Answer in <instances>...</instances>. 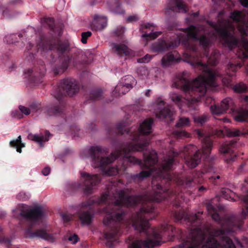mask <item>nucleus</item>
Returning <instances> with one entry per match:
<instances>
[{
  "mask_svg": "<svg viewBox=\"0 0 248 248\" xmlns=\"http://www.w3.org/2000/svg\"><path fill=\"white\" fill-rule=\"evenodd\" d=\"M230 18L233 20V24L231 23L230 21H225L224 20L218 22L214 27L215 32L213 33V37L211 38L205 36V31L202 27L191 26L184 29L183 33L178 34V40L174 42L160 41L152 46L151 50L153 52H163L177 46L181 42L187 48L195 51L196 48L191 44L192 42L190 38H192L194 41L199 40L200 45L203 47L206 48L211 43L213 38L218 36L220 38L223 44L227 46L230 49L236 46L239 44L241 47V49L243 57H248V41L244 38L238 43L237 40L232 34L234 27L236 26L241 33L248 34V20L246 22L244 13L240 11L232 13L230 16Z\"/></svg>",
  "mask_w": 248,
  "mask_h": 248,
  "instance_id": "nucleus-1",
  "label": "nucleus"
},
{
  "mask_svg": "<svg viewBox=\"0 0 248 248\" xmlns=\"http://www.w3.org/2000/svg\"><path fill=\"white\" fill-rule=\"evenodd\" d=\"M149 144L146 139H143L139 135L134 136L132 142L127 148L121 149H117L111 154L109 157L104 158V155L105 151L101 147L96 146L91 149L92 152L93 166L94 168H100L104 174L108 176L115 175L119 173L120 170L117 168L108 167L109 164L113 162L118 156L124 155L127 159V161L135 164L139 163L140 161L134 156L128 157L127 153L129 152L140 151L144 150Z\"/></svg>",
  "mask_w": 248,
  "mask_h": 248,
  "instance_id": "nucleus-2",
  "label": "nucleus"
},
{
  "mask_svg": "<svg viewBox=\"0 0 248 248\" xmlns=\"http://www.w3.org/2000/svg\"><path fill=\"white\" fill-rule=\"evenodd\" d=\"M156 191L153 197L148 198L140 196H128L126 195L124 190H121L117 195L114 196V199L107 194H103L99 199L98 202L99 203L106 202L112 203L113 207L108 210L109 206L105 209L106 215L103 220V223L105 225H109L113 222H119L124 217V213L120 210L116 206L133 205L142 201L148 200L159 202L165 198L163 194L167 191L166 189H163L160 185L156 186Z\"/></svg>",
  "mask_w": 248,
  "mask_h": 248,
  "instance_id": "nucleus-3",
  "label": "nucleus"
},
{
  "mask_svg": "<svg viewBox=\"0 0 248 248\" xmlns=\"http://www.w3.org/2000/svg\"><path fill=\"white\" fill-rule=\"evenodd\" d=\"M185 61L189 63L192 67H197L204 72L203 75L199 76L192 82L189 81L184 74L178 78L175 84L177 88H180L184 92L186 95L189 94L192 96V94L196 92H200L202 94L205 93L207 88L217 86L216 79L220 75L217 71L211 70L207 65L200 62Z\"/></svg>",
  "mask_w": 248,
  "mask_h": 248,
  "instance_id": "nucleus-4",
  "label": "nucleus"
},
{
  "mask_svg": "<svg viewBox=\"0 0 248 248\" xmlns=\"http://www.w3.org/2000/svg\"><path fill=\"white\" fill-rule=\"evenodd\" d=\"M210 237L203 242L205 236L201 229L191 230L188 240L184 241L180 247L183 248H235L232 241L225 236L220 229L208 231Z\"/></svg>",
  "mask_w": 248,
  "mask_h": 248,
  "instance_id": "nucleus-5",
  "label": "nucleus"
},
{
  "mask_svg": "<svg viewBox=\"0 0 248 248\" xmlns=\"http://www.w3.org/2000/svg\"><path fill=\"white\" fill-rule=\"evenodd\" d=\"M144 166L147 170H142L140 173L135 175V178L139 180L142 179L145 177L153 174L154 177L161 176L167 179H171L170 176L167 173V171L171 169L174 157L177 155L176 153H172L168 155L162 164L161 169L154 170L151 168L157 162V156L156 153L154 150L144 153Z\"/></svg>",
  "mask_w": 248,
  "mask_h": 248,
  "instance_id": "nucleus-6",
  "label": "nucleus"
},
{
  "mask_svg": "<svg viewBox=\"0 0 248 248\" xmlns=\"http://www.w3.org/2000/svg\"><path fill=\"white\" fill-rule=\"evenodd\" d=\"M175 229L171 225L164 224L160 229H154L152 236H149L146 241L137 240L133 242L128 248H153L161 244L162 235L172 237Z\"/></svg>",
  "mask_w": 248,
  "mask_h": 248,
  "instance_id": "nucleus-7",
  "label": "nucleus"
},
{
  "mask_svg": "<svg viewBox=\"0 0 248 248\" xmlns=\"http://www.w3.org/2000/svg\"><path fill=\"white\" fill-rule=\"evenodd\" d=\"M153 211L154 208L150 203L143 205L140 211L131 218V223L133 227L140 232L146 230L149 223L146 216Z\"/></svg>",
  "mask_w": 248,
  "mask_h": 248,
  "instance_id": "nucleus-8",
  "label": "nucleus"
},
{
  "mask_svg": "<svg viewBox=\"0 0 248 248\" xmlns=\"http://www.w3.org/2000/svg\"><path fill=\"white\" fill-rule=\"evenodd\" d=\"M185 160L186 164L190 168L196 167L199 163L201 157L200 151L193 145H189L185 147Z\"/></svg>",
  "mask_w": 248,
  "mask_h": 248,
  "instance_id": "nucleus-9",
  "label": "nucleus"
},
{
  "mask_svg": "<svg viewBox=\"0 0 248 248\" xmlns=\"http://www.w3.org/2000/svg\"><path fill=\"white\" fill-rule=\"evenodd\" d=\"M17 210L20 211V215L32 221H36L43 216L44 211L41 207H35L32 209L29 210L27 205L20 204L18 206Z\"/></svg>",
  "mask_w": 248,
  "mask_h": 248,
  "instance_id": "nucleus-10",
  "label": "nucleus"
},
{
  "mask_svg": "<svg viewBox=\"0 0 248 248\" xmlns=\"http://www.w3.org/2000/svg\"><path fill=\"white\" fill-rule=\"evenodd\" d=\"M135 83V80L132 76L128 75L124 77L115 87L113 94L117 96L126 93L132 88Z\"/></svg>",
  "mask_w": 248,
  "mask_h": 248,
  "instance_id": "nucleus-11",
  "label": "nucleus"
},
{
  "mask_svg": "<svg viewBox=\"0 0 248 248\" xmlns=\"http://www.w3.org/2000/svg\"><path fill=\"white\" fill-rule=\"evenodd\" d=\"M155 113L159 119L170 117L173 114L168 106H165L164 102L161 99H158L153 105Z\"/></svg>",
  "mask_w": 248,
  "mask_h": 248,
  "instance_id": "nucleus-12",
  "label": "nucleus"
},
{
  "mask_svg": "<svg viewBox=\"0 0 248 248\" xmlns=\"http://www.w3.org/2000/svg\"><path fill=\"white\" fill-rule=\"evenodd\" d=\"M81 176L85 186V192L87 193H91L92 192V187L100 181L97 175H91L86 172L81 173Z\"/></svg>",
  "mask_w": 248,
  "mask_h": 248,
  "instance_id": "nucleus-13",
  "label": "nucleus"
},
{
  "mask_svg": "<svg viewBox=\"0 0 248 248\" xmlns=\"http://www.w3.org/2000/svg\"><path fill=\"white\" fill-rule=\"evenodd\" d=\"M166 10L169 14L175 12L184 13L186 12L187 7L181 0H170L166 7Z\"/></svg>",
  "mask_w": 248,
  "mask_h": 248,
  "instance_id": "nucleus-14",
  "label": "nucleus"
},
{
  "mask_svg": "<svg viewBox=\"0 0 248 248\" xmlns=\"http://www.w3.org/2000/svg\"><path fill=\"white\" fill-rule=\"evenodd\" d=\"M26 237L30 238L38 237L45 239L49 242H54L56 238L54 235L47 233L44 229L38 230L33 232H31L29 230L26 232Z\"/></svg>",
  "mask_w": 248,
  "mask_h": 248,
  "instance_id": "nucleus-15",
  "label": "nucleus"
},
{
  "mask_svg": "<svg viewBox=\"0 0 248 248\" xmlns=\"http://www.w3.org/2000/svg\"><path fill=\"white\" fill-rule=\"evenodd\" d=\"M155 27L153 24L150 23H144L141 25L140 28V31L143 33L141 35L142 37H148L150 39H154L160 35V31L153 32Z\"/></svg>",
  "mask_w": 248,
  "mask_h": 248,
  "instance_id": "nucleus-16",
  "label": "nucleus"
},
{
  "mask_svg": "<svg viewBox=\"0 0 248 248\" xmlns=\"http://www.w3.org/2000/svg\"><path fill=\"white\" fill-rule=\"evenodd\" d=\"M216 134L218 136H227L230 137H240L248 134L243 129H229L225 127L222 130H217Z\"/></svg>",
  "mask_w": 248,
  "mask_h": 248,
  "instance_id": "nucleus-17",
  "label": "nucleus"
},
{
  "mask_svg": "<svg viewBox=\"0 0 248 248\" xmlns=\"http://www.w3.org/2000/svg\"><path fill=\"white\" fill-rule=\"evenodd\" d=\"M108 25V19L106 16H95L92 25V29L96 31L104 30Z\"/></svg>",
  "mask_w": 248,
  "mask_h": 248,
  "instance_id": "nucleus-18",
  "label": "nucleus"
},
{
  "mask_svg": "<svg viewBox=\"0 0 248 248\" xmlns=\"http://www.w3.org/2000/svg\"><path fill=\"white\" fill-rule=\"evenodd\" d=\"M111 47L114 51L120 55H121L122 53H123L125 56L127 57H131L135 56V53L125 45H120L113 43L111 45Z\"/></svg>",
  "mask_w": 248,
  "mask_h": 248,
  "instance_id": "nucleus-19",
  "label": "nucleus"
},
{
  "mask_svg": "<svg viewBox=\"0 0 248 248\" xmlns=\"http://www.w3.org/2000/svg\"><path fill=\"white\" fill-rule=\"evenodd\" d=\"M50 135L48 131H46L44 134L41 133L40 134H32L30 133L28 136V138L31 140L38 143L40 146H43V142L48 141L49 140Z\"/></svg>",
  "mask_w": 248,
  "mask_h": 248,
  "instance_id": "nucleus-20",
  "label": "nucleus"
},
{
  "mask_svg": "<svg viewBox=\"0 0 248 248\" xmlns=\"http://www.w3.org/2000/svg\"><path fill=\"white\" fill-rule=\"evenodd\" d=\"M63 83L69 95L72 96L78 91V86L75 80L67 79L63 80Z\"/></svg>",
  "mask_w": 248,
  "mask_h": 248,
  "instance_id": "nucleus-21",
  "label": "nucleus"
},
{
  "mask_svg": "<svg viewBox=\"0 0 248 248\" xmlns=\"http://www.w3.org/2000/svg\"><path fill=\"white\" fill-rule=\"evenodd\" d=\"M212 141L209 137H205L202 140V154L203 157H207L210 153Z\"/></svg>",
  "mask_w": 248,
  "mask_h": 248,
  "instance_id": "nucleus-22",
  "label": "nucleus"
},
{
  "mask_svg": "<svg viewBox=\"0 0 248 248\" xmlns=\"http://www.w3.org/2000/svg\"><path fill=\"white\" fill-rule=\"evenodd\" d=\"M153 123V120L151 118L145 120L140 125V133L143 135H148L151 133Z\"/></svg>",
  "mask_w": 248,
  "mask_h": 248,
  "instance_id": "nucleus-23",
  "label": "nucleus"
},
{
  "mask_svg": "<svg viewBox=\"0 0 248 248\" xmlns=\"http://www.w3.org/2000/svg\"><path fill=\"white\" fill-rule=\"evenodd\" d=\"M179 56H177V53L174 52L173 53H170L166 57L162 59L161 63L164 67L168 66L170 63L174 61H177L179 60Z\"/></svg>",
  "mask_w": 248,
  "mask_h": 248,
  "instance_id": "nucleus-24",
  "label": "nucleus"
},
{
  "mask_svg": "<svg viewBox=\"0 0 248 248\" xmlns=\"http://www.w3.org/2000/svg\"><path fill=\"white\" fill-rule=\"evenodd\" d=\"M10 144L12 147H16V151L19 153L22 152L21 148L25 147V143L21 141V136H19L16 139L11 140Z\"/></svg>",
  "mask_w": 248,
  "mask_h": 248,
  "instance_id": "nucleus-25",
  "label": "nucleus"
},
{
  "mask_svg": "<svg viewBox=\"0 0 248 248\" xmlns=\"http://www.w3.org/2000/svg\"><path fill=\"white\" fill-rule=\"evenodd\" d=\"M235 120L236 121L248 122V111L247 110H241L235 116Z\"/></svg>",
  "mask_w": 248,
  "mask_h": 248,
  "instance_id": "nucleus-26",
  "label": "nucleus"
},
{
  "mask_svg": "<svg viewBox=\"0 0 248 248\" xmlns=\"http://www.w3.org/2000/svg\"><path fill=\"white\" fill-rule=\"evenodd\" d=\"M233 104V102L231 98H226L223 99L220 104L221 107L224 113L229 109L231 108Z\"/></svg>",
  "mask_w": 248,
  "mask_h": 248,
  "instance_id": "nucleus-27",
  "label": "nucleus"
},
{
  "mask_svg": "<svg viewBox=\"0 0 248 248\" xmlns=\"http://www.w3.org/2000/svg\"><path fill=\"white\" fill-rule=\"evenodd\" d=\"M92 216L88 212L83 213L79 216V218L83 225L90 224L92 222Z\"/></svg>",
  "mask_w": 248,
  "mask_h": 248,
  "instance_id": "nucleus-28",
  "label": "nucleus"
},
{
  "mask_svg": "<svg viewBox=\"0 0 248 248\" xmlns=\"http://www.w3.org/2000/svg\"><path fill=\"white\" fill-rule=\"evenodd\" d=\"M151 71H149L148 69L144 67H141L139 70V76L141 79H147L151 78L152 77L151 75Z\"/></svg>",
  "mask_w": 248,
  "mask_h": 248,
  "instance_id": "nucleus-29",
  "label": "nucleus"
},
{
  "mask_svg": "<svg viewBox=\"0 0 248 248\" xmlns=\"http://www.w3.org/2000/svg\"><path fill=\"white\" fill-rule=\"evenodd\" d=\"M118 232L119 231L117 230L116 231H112L110 232H107L105 234V238L107 240L106 245L109 248H112L113 247L110 239L114 238L116 236Z\"/></svg>",
  "mask_w": 248,
  "mask_h": 248,
  "instance_id": "nucleus-30",
  "label": "nucleus"
},
{
  "mask_svg": "<svg viewBox=\"0 0 248 248\" xmlns=\"http://www.w3.org/2000/svg\"><path fill=\"white\" fill-rule=\"evenodd\" d=\"M169 96L171 100L177 104L180 108H181V103L182 102L181 97L179 94L175 93H170Z\"/></svg>",
  "mask_w": 248,
  "mask_h": 248,
  "instance_id": "nucleus-31",
  "label": "nucleus"
},
{
  "mask_svg": "<svg viewBox=\"0 0 248 248\" xmlns=\"http://www.w3.org/2000/svg\"><path fill=\"white\" fill-rule=\"evenodd\" d=\"M189 120L186 117H181L179 119V121L176 123V126L177 127H181L189 125Z\"/></svg>",
  "mask_w": 248,
  "mask_h": 248,
  "instance_id": "nucleus-32",
  "label": "nucleus"
},
{
  "mask_svg": "<svg viewBox=\"0 0 248 248\" xmlns=\"http://www.w3.org/2000/svg\"><path fill=\"white\" fill-rule=\"evenodd\" d=\"M210 110L214 114L219 115L224 113L221 107V105L218 106L216 105H212L210 107Z\"/></svg>",
  "mask_w": 248,
  "mask_h": 248,
  "instance_id": "nucleus-33",
  "label": "nucleus"
},
{
  "mask_svg": "<svg viewBox=\"0 0 248 248\" xmlns=\"http://www.w3.org/2000/svg\"><path fill=\"white\" fill-rule=\"evenodd\" d=\"M247 87L243 83L236 84L233 86V89L235 92L240 93L246 91Z\"/></svg>",
  "mask_w": 248,
  "mask_h": 248,
  "instance_id": "nucleus-34",
  "label": "nucleus"
},
{
  "mask_svg": "<svg viewBox=\"0 0 248 248\" xmlns=\"http://www.w3.org/2000/svg\"><path fill=\"white\" fill-rule=\"evenodd\" d=\"M196 176H194V179L192 181L190 179H186L185 180V182H182L181 181L178 182L179 184L182 185L186 186V187H190L192 186V183H196L197 182H199V181L197 180L196 179Z\"/></svg>",
  "mask_w": 248,
  "mask_h": 248,
  "instance_id": "nucleus-35",
  "label": "nucleus"
},
{
  "mask_svg": "<svg viewBox=\"0 0 248 248\" xmlns=\"http://www.w3.org/2000/svg\"><path fill=\"white\" fill-rule=\"evenodd\" d=\"M19 109L22 113L27 115L33 111V107L31 106L30 108H28L23 106H19Z\"/></svg>",
  "mask_w": 248,
  "mask_h": 248,
  "instance_id": "nucleus-36",
  "label": "nucleus"
},
{
  "mask_svg": "<svg viewBox=\"0 0 248 248\" xmlns=\"http://www.w3.org/2000/svg\"><path fill=\"white\" fill-rule=\"evenodd\" d=\"M174 134L178 138H187L190 136V134L186 131H176Z\"/></svg>",
  "mask_w": 248,
  "mask_h": 248,
  "instance_id": "nucleus-37",
  "label": "nucleus"
},
{
  "mask_svg": "<svg viewBox=\"0 0 248 248\" xmlns=\"http://www.w3.org/2000/svg\"><path fill=\"white\" fill-rule=\"evenodd\" d=\"M208 116L207 115H203L201 116L196 117L194 118V121L196 123H199L200 124H203L208 120Z\"/></svg>",
  "mask_w": 248,
  "mask_h": 248,
  "instance_id": "nucleus-38",
  "label": "nucleus"
},
{
  "mask_svg": "<svg viewBox=\"0 0 248 248\" xmlns=\"http://www.w3.org/2000/svg\"><path fill=\"white\" fill-rule=\"evenodd\" d=\"M152 56L148 54H146L144 57L137 59V61L138 63H148L150 61Z\"/></svg>",
  "mask_w": 248,
  "mask_h": 248,
  "instance_id": "nucleus-39",
  "label": "nucleus"
},
{
  "mask_svg": "<svg viewBox=\"0 0 248 248\" xmlns=\"http://www.w3.org/2000/svg\"><path fill=\"white\" fill-rule=\"evenodd\" d=\"M232 192L229 189H225L222 191V196L226 200L229 201H233V199L231 197Z\"/></svg>",
  "mask_w": 248,
  "mask_h": 248,
  "instance_id": "nucleus-40",
  "label": "nucleus"
},
{
  "mask_svg": "<svg viewBox=\"0 0 248 248\" xmlns=\"http://www.w3.org/2000/svg\"><path fill=\"white\" fill-rule=\"evenodd\" d=\"M91 97L93 100H97L101 97L102 92L100 91H95L91 94Z\"/></svg>",
  "mask_w": 248,
  "mask_h": 248,
  "instance_id": "nucleus-41",
  "label": "nucleus"
},
{
  "mask_svg": "<svg viewBox=\"0 0 248 248\" xmlns=\"http://www.w3.org/2000/svg\"><path fill=\"white\" fill-rule=\"evenodd\" d=\"M30 197L29 194H27L26 193L21 192L17 195V198L21 200H25L28 199Z\"/></svg>",
  "mask_w": 248,
  "mask_h": 248,
  "instance_id": "nucleus-42",
  "label": "nucleus"
},
{
  "mask_svg": "<svg viewBox=\"0 0 248 248\" xmlns=\"http://www.w3.org/2000/svg\"><path fill=\"white\" fill-rule=\"evenodd\" d=\"M44 20V22L45 23H46L47 25H48V26L49 27H50V28L53 27L54 24V19L53 18H50V17L46 18H45Z\"/></svg>",
  "mask_w": 248,
  "mask_h": 248,
  "instance_id": "nucleus-43",
  "label": "nucleus"
},
{
  "mask_svg": "<svg viewBox=\"0 0 248 248\" xmlns=\"http://www.w3.org/2000/svg\"><path fill=\"white\" fill-rule=\"evenodd\" d=\"M11 115L13 117L20 119L22 118V115L20 113L18 110H14L11 112Z\"/></svg>",
  "mask_w": 248,
  "mask_h": 248,
  "instance_id": "nucleus-44",
  "label": "nucleus"
},
{
  "mask_svg": "<svg viewBox=\"0 0 248 248\" xmlns=\"http://www.w3.org/2000/svg\"><path fill=\"white\" fill-rule=\"evenodd\" d=\"M206 208L208 214L210 215L216 211V209L211 203H209L206 205Z\"/></svg>",
  "mask_w": 248,
  "mask_h": 248,
  "instance_id": "nucleus-45",
  "label": "nucleus"
},
{
  "mask_svg": "<svg viewBox=\"0 0 248 248\" xmlns=\"http://www.w3.org/2000/svg\"><path fill=\"white\" fill-rule=\"evenodd\" d=\"M230 148L228 147L226 144L223 145L220 150V152L222 154L229 153L230 152Z\"/></svg>",
  "mask_w": 248,
  "mask_h": 248,
  "instance_id": "nucleus-46",
  "label": "nucleus"
},
{
  "mask_svg": "<svg viewBox=\"0 0 248 248\" xmlns=\"http://www.w3.org/2000/svg\"><path fill=\"white\" fill-rule=\"evenodd\" d=\"M240 198L246 204L247 212L248 213V195H241Z\"/></svg>",
  "mask_w": 248,
  "mask_h": 248,
  "instance_id": "nucleus-47",
  "label": "nucleus"
},
{
  "mask_svg": "<svg viewBox=\"0 0 248 248\" xmlns=\"http://www.w3.org/2000/svg\"><path fill=\"white\" fill-rule=\"evenodd\" d=\"M68 240L69 241H71L72 244H75L78 241V235L76 234H74L72 236H69Z\"/></svg>",
  "mask_w": 248,
  "mask_h": 248,
  "instance_id": "nucleus-48",
  "label": "nucleus"
},
{
  "mask_svg": "<svg viewBox=\"0 0 248 248\" xmlns=\"http://www.w3.org/2000/svg\"><path fill=\"white\" fill-rule=\"evenodd\" d=\"M15 37V35H10L5 37V41H6L9 44H11L13 43V41L11 40V39H13Z\"/></svg>",
  "mask_w": 248,
  "mask_h": 248,
  "instance_id": "nucleus-49",
  "label": "nucleus"
},
{
  "mask_svg": "<svg viewBox=\"0 0 248 248\" xmlns=\"http://www.w3.org/2000/svg\"><path fill=\"white\" fill-rule=\"evenodd\" d=\"M138 18L136 16H131L127 18V20L129 22H134L138 20Z\"/></svg>",
  "mask_w": 248,
  "mask_h": 248,
  "instance_id": "nucleus-50",
  "label": "nucleus"
},
{
  "mask_svg": "<svg viewBox=\"0 0 248 248\" xmlns=\"http://www.w3.org/2000/svg\"><path fill=\"white\" fill-rule=\"evenodd\" d=\"M222 81L223 82V83L227 86H228L230 85V83L231 82V80L230 79V78H224L223 79H222Z\"/></svg>",
  "mask_w": 248,
  "mask_h": 248,
  "instance_id": "nucleus-51",
  "label": "nucleus"
},
{
  "mask_svg": "<svg viewBox=\"0 0 248 248\" xmlns=\"http://www.w3.org/2000/svg\"><path fill=\"white\" fill-rule=\"evenodd\" d=\"M212 216V217L213 219L215 220H218L219 219V215L216 213V211H215L214 213H212L210 215Z\"/></svg>",
  "mask_w": 248,
  "mask_h": 248,
  "instance_id": "nucleus-52",
  "label": "nucleus"
},
{
  "mask_svg": "<svg viewBox=\"0 0 248 248\" xmlns=\"http://www.w3.org/2000/svg\"><path fill=\"white\" fill-rule=\"evenodd\" d=\"M49 173H50V169L48 167H46L42 170V173L45 176L48 175L49 174Z\"/></svg>",
  "mask_w": 248,
  "mask_h": 248,
  "instance_id": "nucleus-53",
  "label": "nucleus"
},
{
  "mask_svg": "<svg viewBox=\"0 0 248 248\" xmlns=\"http://www.w3.org/2000/svg\"><path fill=\"white\" fill-rule=\"evenodd\" d=\"M198 219L197 216L196 214L190 215L188 217V219L189 221L195 220Z\"/></svg>",
  "mask_w": 248,
  "mask_h": 248,
  "instance_id": "nucleus-54",
  "label": "nucleus"
},
{
  "mask_svg": "<svg viewBox=\"0 0 248 248\" xmlns=\"http://www.w3.org/2000/svg\"><path fill=\"white\" fill-rule=\"evenodd\" d=\"M248 187V177L245 180L244 186L242 187V190L245 191Z\"/></svg>",
  "mask_w": 248,
  "mask_h": 248,
  "instance_id": "nucleus-55",
  "label": "nucleus"
},
{
  "mask_svg": "<svg viewBox=\"0 0 248 248\" xmlns=\"http://www.w3.org/2000/svg\"><path fill=\"white\" fill-rule=\"evenodd\" d=\"M82 34L83 38H84V37L88 38L91 35L92 33L91 31H88L83 32L82 33Z\"/></svg>",
  "mask_w": 248,
  "mask_h": 248,
  "instance_id": "nucleus-56",
  "label": "nucleus"
},
{
  "mask_svg": "<svg viewBox=\"0 0 248 248\" xmlns=\"http://www.w3.org/2000/svg\"><path fill=\"white\" fill-rule=\"evenodd\" d=\"M62 217L65 221H68L70 220V217L67 215H62Z\"/></svg>",
  "mask_w": 248,
  "mask_h": 248,
  "instance_id": "nucleus-57",
  "label": "nucleus"
},
{
  "mask_svg": "<svg viewBox=\"0 0 248 248\" xmlns=\"http://www.w3.org/2000/svg\"><path fill=\"white\" fill-rule=\"evenodd\" d=\"M241 4L244 7L248 6V0H240Z\"/></svg>",
  "mask_w": 248,
  "mask_h": 248,
  "instance_id": "nucleus-58",
  "label": "nucleus"
},
{
  "mask_svg": "<svg viewBox=\"0 0 248 248\" xmlns=\"http://www.w3.org/2000/svg\"><path fill=\"white\" fill-rule=\"evenodd\" d=\"M125 127V124L122 123L117 125V128L119 130V131L122 134L124 133L120 130L122 128Z\"/></svg>",
  "mask_w": 248,
  "mask_h": 248,
  "instance_id": "nucleus-59",
  "label": "nucleus"
},
{
  "mask_svg": "<svg viewBox=\"0 0 248 248\" xmlns=\"http://www.w3.org/2000/svg\"><path fill=\"white\" fill-rule=\"evenodd\" d=\"M195 132L199 138H202L203 137V133L199 130H196Z\"/></svg>",
  "mask_w": 248,
  "mask_h": 248,
  "instance_id": "nucleus-60",
  "label": "nucleus"
},
{
  "mask_svg": "<svg viewBox=\"0 0 248 248\" xmlns=\"http://www.w3.org/2000/svg\"><path fill=\"white\" fill-rule=\"evenodd\" d=\"M208 63L212 65H215L216 64V62H213L211 58H208Z\"/></svg>",
  "mask_w": 248,
  "mask_h": 248,
  "instance_id": "nucleus-61",
  "label": "nucleus"
},
{
  "mask_svg": "<svg viewBox=\"0 0 248 248\" xmlns=\"http://www.w3.org/2000/svg\"><path fill=\"white\" fill-rule=\"evenodd\" d=\"M87 38L86 37L83 38V37L82 36L81 42H82V43L86 44L87 43Z\"/></svg>",
  "mask_w": 248,
  "mask_h": 248,
  "instance_id": "nucleus-62",
  "label": "nucleus"
},
{
  "mask_svg": "<svg viewBox=\"0 0 248 248\" xmlns=\"http://www.w3.org/2000/svg\"><path fill=\"white\" fill-rule=\"evenodd\" d=\"M93 201H92L91 202H90V203H85L84 204V206H90L92 204H93Z\"/></svg>",
  "mask_w": 248,
  "mask_h": 248,
  "instance_id": "nucleus-63",
  "label": "nucleus"
},
{
  "mask_svg": "<svg viewBox=\"0 0 248 248\" xmlns=\"http://www.w3.org/2000/svg\"><path fill=\"white\" fill-rule=\"evenodd\" d=\"M212 100V99L211 98H210V97L207 98L206 99L205 103L207 104V103H208V102H209L210 101H211Z\"/></svg>",
  "mask_w": 248,
  "mask_h": 248,
  "instance_id": "nucleus-64",
  "label": "nucleus"
}]
</instances>
